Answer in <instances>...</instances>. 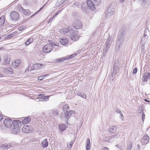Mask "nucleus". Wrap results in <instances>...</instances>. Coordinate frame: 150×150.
I'll return each mask as SVG.
<instances>
[{
  "label": "nucleus",
  "mask_w": 150,
  "mask_h": 150,
  "mask_svg": "<svg viewBox=\"0 0 150 150\" xmlns=\"http://www.w3.org/2000/svg\"><path fill=\"white\" fill-rule=\"evenodd\" d=\"M72 55H73V57H74L76 56L77 55V54H72Z\"/></svg>",
  "instance_id": "nucleus-63"
},
{
  "label": "nucleus",
  "mask_w": 150,
  "mask_h": 150,
  "mask_svg": "<svg viewBox=\"0 0 150 150\" xmlns=\"http://www.w3.org/2000/svg\"><path fill=\"white\" fill-rule=\"evenodd\" d=\"M103 149L104 150H109L108 148L106 147H104L103 148Z\"/></svg>",
  "instance_id": "nucleus-59"
},
{
  "label": "nucleus",
  "mask_w": 150,
  "mask_h": 150,
  "mask_svg": "<svg viewBox=\"0 0 150 150\" xmlns=\"http://www.w3.org/2000/svg\"><path fill=\"white\" fill-rule=\"evenodd\" d=\"M3 117L0 114V122H1V120L3 119Z\"/></svg>",
  "instance_id": "nucleus-57"
},
{
  "label": "nucleus",
  "mask_w": 150,
  "mask_h": 150,
  "mask_svg": "<svg viewBox=\"0 0 150 150\" xmlns=\"http://www.w3.org/2000/svg\"><path fill=\"white\" fill-rule=\"evenodd\" d=\"M14 146V144H8L6 145L5 144H2L1 146V147L4 149H8L13 147Z\"/></svg>",
  "instance_id": "nucleus-22"
},
{
  "label": "nucleus",
  "mask_w": 150,
  "mask_h": 150,
  "mask_svg": "<svg viewBox=\"0 0 150 150\" xmlns=\"http://www.w3.org/2000/svg\"><path fill=\"white\" fill-rule=\"evenodd\" d=\"M42 146L43 148L47 147L48 146V142L47 139H45L41 142Z\"/></svg>",
  "instance_id": "nucleus-27"
},
{
  "label": "nucleus",
  "mask_w": 150,
  "mask_h": 150,
  "mask_svg": "<svg viewBox=\"0 0 150 150\" xmlns=\"http://www.w3.org/2000/svg\"><path fill=\"white\" fill-rule=\"evenodd\" d=\"M146 102H150V101L146 99H145L144 100Z\"/></svg>",
  "instance_id": "nucleus-64"
},
{
  "label": "nucleus",
  "mask_w": 150,
  "mask_h": 150,
  "mask_svg": "<svg viewBox=\"0 0 150 150\" xmlns=\"http://www.w3.org/2000/svg\"><path fill=\"white\" fill-rule=\"evenodd\" d=\"M144 48L145 47L144 45V44H142L141 46V49L142 50V52H144Z\"/></svg>",
  "instance_id": "nucleus-48"
},
{
  "label": "nucleus",
  "mask_w": 150,
  "mask_h": 150,
  "mask_svg": "<svg viewBox=\"0 0 150 150\" xmlns=\"http://www.w3.org/2000/svg\"><path fill=\"white\" fill-rule=\"evenodd\" d=\"M81 8L84 12L86 13L89 12V9L88 8L86 3L83 4L81 6Z\"/></svg>",
  "instance_id": "nucleus-17"
},
{
  "label": "nucleus",
  "mask_w": 150,
  "mask_h": 150,
  "mask_svg": "<svg viewBox=\"0 0 150 150\" xmlns=\"http://www.w3.org/2000/svg\"><path fill=\"white\" fill-rule=\"evenodd\" d=\"M33 130V129L32 127L28 125L24 126L22 129L23 132L26 133H31Z\"/></svg>",
  "instance_id": "nucleus-8"
},
{
  "label": "nucleus",
  "mask_w": 150,
  "mask_h": 150,
  "mask_svg": "<svg viewBox=\"0 0 150 150\" xmlns=\"http://www.w3.org/2000/svg\"><path fill=\"white\" fill-rule=\"evenodd\" d=\"M125 0H119V2L121 3H123Z\"/></svg>",
  "instance_id": "nucleus-61"
},
{
  "label": "nucleus",
  "mask_w": 150,
  "mask_h": 150,
  "mask_svg": "<svg viewBox=\"0 0 150 150\" xmlns=\"http://www.w3.org/2000/svg\"><path fill=\"white\" fill-rule=\"evenodd\" d=\"M21 122L18 120H14L13 124L11 128L12 130V132L16 134L20 130V127H21Z\"/></svg>",
  "instance_id": "nucleus-2"
},
{
  "label": "nucleus",
  "mask_w": 150,
  "mask_h": 150,
  "mask_svg": "<svg viewBox=\"0 0 150 150\" xmlns=\"http://www.w3.org/2000/svg\"><path fill=\"white\" fill-rule=\"evenodd\" d=\"M59 33L63 34L69 35L73 32V30L70 28H63L59 30Z\"/></svg>",
  "instance_id": "nucleus-3"
},
{
  "label": "nucleus",
  "mask_w": 150,
  "mask_h": 150,
  "mask_svg": "<svg viewBox=\"0 0 150 150\" xmlns=\"http://www.w3.org/2000/svg\"><path fill=\"white\" fill-rule=\"evenodd\" d=\"M120 136V134L118 133H117L115 135H114L108 137L110 142H112L115 139H117Z\"/></svg>",
  "instance_id": "nucleus-16"
},
{
  "label": "nucleus",
  "mask_w": 150,
  "mask_h": 150,
  "mask_svg": "<svg viewBox=\"0 0 150 150\" xmlns=\"http://www.w3.org/2000/svg\"><path fill=\"white\" fill-rule=\"evenodd\" d=\"M96 6L98 5L101 3V0H92Z\"/></svg>",
  "instance_id": "nucleus-34"
},
{
  "label": "nucleus",
  "mask_w": 150,
  "mask_h": 150,
  "mask_svg": "<svg viewBox=\"0 0 150 150\" xmlns=\"http://www.w3.org/2000/svg\"><path fill=\"white\" fill-rule=\"evenodd\" d=\"M45 78L44 76H42L38 77V79L40 81H42Z\"/></svg>",
  "instance_id": "nucleus-46"
},
{
  "label": "nucleus",
  "mask_w": 150,
  "mask_h": 150,
  "mask_svg": "<svg viewBox=\"0 0 150 150\" xmlns=\"http://www.w3.org/2000/svg\"><path fill=\"white\" fill-rule=\"evenodd\" d=\"M77 95L85 98H86V95L83 93L79 92L77 93Z\"/></svg>",
  "instance_id": "nucleus-35"
},
{
  "label": "nucleus",
  "mask_w": 150,
  "mask_h": 150,
  "mask_svg": "<svg viewBox=\"0 0 150 150\" xmlns=\"http://www.w3.org/2000/svg\"><path fill=\"white\" fill-rule=\"evenodd\" d=\"M87 6H88L89 9L92 10H94L95 9V4L93 1L91 0H88L87 2Z\"/></svg>",
  "instance_id": "nucleus-13"
},
{
  "label": "nucleus",
  "mask_w": 150,
  "mask_h": 150,
  "mask_svg": "<svg viewBox=\"0 0 150 150\" xmlns=\"http://www.w3.org/2000/svg\"><path fill=\"white\" fill-rule=\"evenodd\" d=\"M10 60V58L9 57L8 55H6L4 56L3 59L4 64L6 65L9 64Z\"/></svg>",
  "instance_id": "nucleus-19"
},
{
  "label": "nucleus",
  "mask_w": 150,
  "mask_h": 150,
  "mask_svg": "<svg viewBox=\"0 0 150 150\" xmlns=\"http://www.w3.org/2000/svg\"><path fill=\"white\" fill-rule=\"evenodd\" d=\"M21 62V61L20 60H16L14 62L12 63V65L13 67L15 68L17 67L20 65Z\"/></svg>",
  "instance_id": "nucleus-23"
},
{
  "label": "nucleus",
  "mask_w": 150,
  "mask_h": 150,
  "mask_svg": "<svg viewBox=\"0 0 150 150\" xmlns=\"http://www.w3.org/2000/svg\"><path fill=\"white\" fill-rule=\"evenodd\" d=\"M14 36V33H12L10 34L9 35H8L7 36V38H10L13 37Z\"/></svg>",
  "instance_id": "nucleus-45"
},
{
  "label": "nucleus",
  "mask_w": 150,
  "mask_h": 150,
  "mask_svg": "<svg viewBox=\"0 0 150 150\" xmlns=\"http://www.w3.org/2000/svg\"><path fill=\"white\" fill-rule=\"evenodd\" d=\"M125 32L126 30L125 29L121 30L118 36L115 48V50L117 52H118L120 50V48L125 39Z\"/></svg>",
  "instance_id": "nucleus-1"
},
{
  "label": "nucleus",
  "mask_w": 150,
  "mask_h": 150,
  "mask_svg": "<svg viewBox=\"0 0 150 150\" xmlns=\"http://www.w3.org/2000/svg\"><path fill=\"white\" fill-rule=\"evenodd\" d=\"M73 25L76 29H80L82 27V23L80 21L76 20L74 21Z\"/></svg>",
  "instance_id": "nucleus-9"
},
{
  "label": "nucleus",
  "mask_w": 150,
  "mask_h": 150,
  "mask_svg": "<svg viewBox=\"0 0 150 150\" xmlns=\"http://www.w3.org/2000/svg\"><path fill=\"white\" fill-rule=\"evenodd\" d=\"M50 44L51 45H52H52H54V47H55V46H57V47H59V46L57 44L53 42L51 43Z\"/></svg>",
  "instance_id": "nucleus-49"
},
{
  "label": "nucleus",
  "mask_w": 150,
  "mask_h": 150,
  "mask_svg": "<svg viewBox=\"0 0 150 150\" xmlns=\"http://www.w3.org/2000/svg\"><path fill=\"white\" fill-rule=\"evenodd\" d=\"M149 38V37H148L147 36H145V35H144L142 38L140 43L142 44H144L147 41V40H148V39Z\"/></svg>",
  "instance_id": "nucleus-29"
},
{
  "label": "nucleus",
  "mask_w": 150,
  "mask_h": 150,
  "mask_svg": "<svg viewBox=\"0 0 150 150\" xmlns=\"http://www.w3.org/2000/svg\"><path fill=\"white\" fill-rule=\"evenodd\" d=\"M137 70H138V69H137V67L135 68L133 70V73L134 74H136L137 72Z\"/></svg>",
  "instance_id": "nucleus-47"
},
{
  "label": "nucleus",
  "mask_w": 150,
  "mask_h": 150,
  "mask_svg": "<svg viewBox=\"0 0 150 150\" xmlns=\"http://www.w3.org/2000/svg\"><path fill=\"white\" fill-rule=\"evenodd\" d=\"M75 113V111L73 110H69L64 113V117L66 118V121L68 123V120L70 117L74 115Z\"/></svg>",
  "instance_id": "nucleus-7"
},
{
  "label": "nucleus",
  "mask_w": 150,
  "mask_h": 150,
  "mask_svg": "<svg viewBox=\"0 0 150 150\" xmlns=\"http://www.w3.org/2000/svg\"><path fill=\"white\" fill-rule=\"evenodd\" d=\"M60 42L61 45H66L68 43L69 41L67 38H62L60 40Z\"/></svg>",
  "instance_id": "nucleus-21"
},
{
  "label": "nucleus",
  "mask_w": 150,
  "mask_h": 150,
  "mask_svg": "<svg viewBox=\"0 0 150 150\" xmlns=\"http://www.w3.org/2000/svg\"><path fill=\"white\" fill-rule=\"evenodd\" d=\"M44 7V6H42L40 9L38 11V12L40 11Z\"/></svg>",
  "instance_id": "nucleus-58"
},
{
  "label": "nucleus",
  "mask_w": 150,
  "mask_h": 150,
  "mask_svg": "<svg viewBox=\"0 0 150 150\" xmlns=\"http://www.w3.org/2000/svg\"><path fill=\"white\" fill-rule=\"evenodd\" d=\"M10 16L12 20L15 21L18 19L20 15L18 12L15 11H12L10 13Z\"/></svg>",
  "instance_id": "nucleus-4"
},
{
  "label": "nucleus",
  "mask_w": 150,
  "mask_h": 150,
  "mask_svg": "<svg viewBox=\"0 0 150 150\" xmlns=\"http://www.w3.org/2000/svg\"><path fill=\"white\" fill-rule=\"evenodd\" d=\"M31 120V118L29 117H28L25 118L24 120H23L22 121V123L24 125L28 124L30 122Z\"/></svg>",
  "instance_id": "nucleus-26"
},
{
  "label": "nucleus",
  "mask_w": 150,
  "mask_h": 150,
  "mask_svg": "<svg viewBox=\"0 0 150 150\" xmlns=\"http://www.w3.org/2000/svg\"><path fill=\"white\" fill-rule=\"evenodd\" d=\"M4 123L5 126L7 127L11 128L13 125V121L9 119L6 118L4 120Z\"/></svg>",
  "instance_id": "nucleus-10"
},
{
  "label": "nucleus",
  "mask_w": 150,
  "mask_h": 150,
  "mask_svg": "<svg viewBox=\"0 0 150 150\" xmlns=\"http://www.w3.org/2000/svg\"><path fill=\"white\" fill-rule=\"evenodd\" d=\"M5 18L4 16H2L0 17V27L5 22Z\"/></svg>",
  "instance_id": "nucleus-31"
},
{
  "label": "nucleus",
  "mask_w": 150,
  "mask_h": 150,
  "mask_svg": "<svg viewBox=\"0 0 150 150\" xmlns=\"http://www.w3.org/2000/svg\"><path fill=\"white\" fill-rule=\"evenodd\" d=\"M117 128L118 127L117 126H112L109 127V131L110 132L114 133L116 132Z\"/></svg>",
  "instance_id": "nucleus-24"
},
{
  "label": "nucleus",
  "mask_w": 150,
  "mask_h": 150,
  "mask_svg": "<svg viewBox=\"0 0 150 150\" xmlns=\"http://www.w3.org/2000/svg\"><path fill=\"white\" fill-rule=\"evenodd\" d=\"M150 77V73L146 72L144 73L142 78V80L144 82H146L147 81V80L149 79Z\"/></svg>",
  "instance_id": "nucleus-18"
},
{
  "label": "nucleus",
  "mask_w": 150,
  "mask_h": 150,
  "mask_svg": "<svg viewBox=\"0 0 150 150\" xmlns=\"http://www.w3.org/2000/svg\"><path fill=\"white\" fill-rule=\"evenodd\" d=\"M41 66V64H35L33 65L34 69V70L38 69V67H39V66Z\"/></svg>",
  "instance_id": "nucleus-39"
},
{
  "label": "nucleus",
  "mask_w": 150,
  "mask_h": 150,
  "mask_svg": "<svg viewBox=\"0 0 150 150\" xmlns=\"http://www.w3.org/2000/svg\"><path fill=\"white\" fill-rule=\"evenodd\" d=\"M65 57L66 60H68L69 59H71L73 57V55H72V54L69 56H67Z\"/></svg>",
  "instance_id": "nucleus-42"
},
{
  "label": "nucleus",
  "mask_w": 150,
  "mask_h": 150,
  "mask_svg": "<svg viewBox=\"0 0 150 150\" xmlns=\"http://www.w3.org/2000/svg\"><path fill=\"white\" fill-rule=\"evenodd\" d=\"M18 10L23 13V14L26 16L29 15L30 14V11L29 10H25L24 9L21 5L18 6Z\"/></svg>",
  "instance_id": "nucleus-11"
},
{
  "label": "nucleus",
  "mask_w": 150,
  "mask_h": 150,
  "mask_svg": "<svg viewBox=\"0 0 150 150\" xmlns=\"http://www.w3.org/2000/svg\"><path fill=\"white\" fill-rule=\"evenodd\" d=\"M69 106L68 104H65L63 106V110L64 111V113L65 112L69 111Z\"/></svg>",
  "instance_id": "nucleus-33"
},
{
  "label": "nucleus",
  "mask_w": 150,
  "mask_h": 150,
  "mask_svg": "<svg viewBox=\"0 0 150 150\" xmlns=\"http://www.w3.org/2000/svg\"><path fill=\"white\" fill-rule=\"evenodd\" d=\"M120 116L121 117V118H123L124 117V116H123V114L121 112V113H120Z\"/></svg>",
  "instance_id": "nucleus-60"
},
{
  "label": "nucleus",
  "mask_w": 150,
  "mask_h": 150,
  "mask_svg": "<svg viewBox=\"0 0 150 150\" xmlns=\"http://www.w3.org/2000/svg\"><path fill=\"white\" fill-rule=\"evenodd\" d=\"M59 128L61 132H62L65 130L67 128L65 124H62L59 125Z\"/></svg>",
  "instance_id": "nucleus-30"
},
{
  "label": "nucleus",
  "mask_w": 150,
  "mask_h": 150,
  "mask_svg": "<svg viewBox=\"0 0 150 150\" xmlns=\"http://www.w3.org/2000/svg\"><path fill=\"white\" fill-rule=\"evenodd\" d=\"M144 35L145 36H147L148 37H149L150 35V32L147 28H146L145 30Z\"/></svg>",
  "instance_id": "nucleus-32"
},
{
  "label": "nucleus",
  "mask_w": 150,
  "mask_h": 150,
  "mask_svg": "<svg viewBox=\"0 0 150 150\" xmlns=\"http://www.w3.org/2000/svg\"><path fill=\"white\" fill-rule=\"evenodd\" d=\"M33 38H30L28 40V42H29L30 43L33 42Z\"/></svg>",
  "instance_id": "nucleus-51"
},
{
  "label": "nucleus",
  "mask_w": 150,
  "mask_h": 150,
  "mask_svg": "<svg viewBox=\"0 0 150 150\" xmlns=\"http://www.w3.org/2000/svg\"><path fill=\"white\" fill-rule=\"evenodd\" d=\"M109 45H105V50L107 51V50L108 49L109 46Z\"/></svg>",
  "instance_id": "nucleus-52"
},
{
  "label": "nucleus",
  "mask_w": 150,
  "mask_h": 150,
  "mask_svg": "<svg viewBox=\"0 0 150 150\" xmlns=\"http://www.w3.org/2000/svg\"><path fill=\"white\" fill-rule=\"evenodd\" d=\"M67 0H61V4H62L64 2H65L66 1H67Z\"/></svg>",
  "instance_id": "nucleus-55"
},
{
  "label": "nucleus",
  "mask_w": 150,
  "mask_h": 150,
  "mask_svg": "<svg viewBox=\"0 0 150 150\" xmlns=\"http://www.w3.org/2000/svg\"><path fill=\"white\" fill-rule=\"evenodd\" d=\"M4 71L7 74H12L13 71L11 67H7L4 68Z\"/></svg>",
  "instance_id": "nucleus-20"
},
{
  "label": "nucleus",
  "mask_w": 150,
  "mask_h": 150,
  "mask_svg": "<svg viewBox=\"0 0 150 150\" xmlns=\"http://www.w3.org/2000/svg\"><path fill=\"white\" fill-rule=\"evenodd\" d=\"M114 11V8H111L110 7L108 8L105 14V18H111L112 16Z\"/></svg>",
  "instance_id": "nucleus-5"
},
{
  "label": "nucleus",
  "mask_w": 150,
  "mask_h": 150,
  "mask_svg": "<svg viewBox=\"0 0 150 150\" xmlns=\"http://www.w3.org/2000/svg\"><path fill=\"white\" fill-rule=\"evenodd\" d=\"M119 65V64L118 63V60H115L114 63L113 67V71H116V69L118 67Z\"/></svg>",
  "instance_id": "nucleus-25"
},
{
  "label": "nucleus",
  "mask_w": 150,
  "mask_h": 150,
  "mask_svg": "<svg viewBox=\"0 0 150 150\" xmlns=\"http://www.w3.org/2000/svg\"><path fill=\"white\" fill-rule=\"evenodd\" d=\"M132 147V142H129V145L127 146V150H131Z\"/></svg>",
  "instance_id": "nucleus-36"
},
{
  "label": "nucleus",
  "mask_w": 150,
  "mask_h": 150,
  "mask_svg": "<svg viewBox=\"0 0 150 150\" xmlns=\"http://www.w3.org/2000/svg\"><path fill=\"white\" fill-rule=\"evenodd\" d=\"M58 114V112H57V110H55L54 111H53L52 112L51 115H52L53 116H55L57 115Z\"/></svg>",
  "instance_id": "nucleus-40"
},
{
  "label": "nucleus",
  "mask_w": 150,
  "mask_h": 150,
  "mask_svg": "<svg viewBox=\"0 0 150 150\" xmlns=\"http://www.w3.org/2000/svg\"><path fill=\"white\" fill-rule=\"evenodd\" d=\"M50 96H44L43 94H40L38 96V99L40 101H47L48 100Z\"/></svg>",
  "instance_id": "nucleus-14"
},
{
  "label": "nucleus",
  "mask_w": 150,
  "mask_h": 150,
  "mask_svg": "<svg viewBox=\"0 0 150 150\" xmlns=\"http://www.w3.org/2000/svg\"><path fill=\"white\" fill-rule=\"evenodd\" d=\"M145 114L144 113H143L142 114V121L143 122L144 121V120L145 119Z\"/></svg>",
  "instance_id": "nucleus-50"
},
{
  "label": "nucleus",
  "mask_w": 150,
  "mask_h": 150,
  "mask_svg": "<svg viewBox=\"0 0 150 150\" xmlns=\"http://www.w3.org/2000/svg\"><path fill=\"white\" fill-rule=\"evenodd\" d=\"M58 15V14L57 13L55 14L50 19V21L52 20L53 19V18L55 17V16H57Z\"/></svg>",
  "instance_id": "nucleus-56"
},
{
  "label": "nucleus",
  "mask_w": 150,
  "mask_h": 150,
  "mask_svg": "<svg viewBox=\"0 0 150 150\" xmlns=\"http://www.w3.org/2000/svg\"><path fill=\"white\" fill-rule=\"evenodd\" d=\"M111 39L109 37H108V38L106 42L105 45H109Z\"/></svg>",
  "instance_id": "nucleus-41"
},
{
  "label": "nucleus",
  "mask_w": 150,
  "mask_h": 150,
  "mask_svg": "<svg viewBox=\"0 0 150 150\" xmlns=\"http://www.w3.org/2000/svg\"><path fill=\"white\" fill-rule=\"evenodd\" d=\"M149 137L147 134H145L141 139V143L142 145L147 144L149 140Z\"/></svg>",
  "instance_id": "nucleus-15"
},
{
  "label": "nucleus",
  "mask_w": 150,
  "mask_h": 150,
  "mask_svg": "<svg viewBox=\"0 0 150 150\" xmlns=\"http://www.w3.org/2000/svg\"><path fill=\"white\" fill-rule=\"evenodd\" d=\"M103 141L105 142H110V140L108 138V137H105L103 139Z\"/></svg>",
  "instance_id": "nucleus-44"
},
{
  "label": "nucleus",
  "mask_w": 150,
  "mask_h": 150,
  "mask_svg": "<svg viewBox=\"0 0 150 150\" xmlns=\"http://www.w3.org/2000/svg\"><path fill=\"white\" fill-rule=\"evenodd\" d=\"M70 35V38L71 40L74 41L78 40L80 37L79 35L77 34L76 32H74L73 31V32Z\"/></svg>",
  "instance_id": "nucleus-12"
},
{
  "label": "nucleus",
  "mask_w": 150,
  "mask_h": 150,
  "mask_svg": "<svg viewBox=\"0 0 150 150\" xmlns=\"http://www.w3.org/2000/svg\"><path fill=\"white\" fill-rule=\"evenodd\" d=\"M74 141H71L69 145H68V144H67V146L69 149H71V148L74 144Z\"/></svg>",
  "instance_id": "nucleus-38"
},
{
  "label": "nucleus",
  "mask_w": 150,
  "mask_h": 150,
  "mask_svg": "<svg viewBox=\"0 0 150 150\" xmlns=\"http://www.w3.org/2000/svg\"><path fill=\"white\" fill-rule=\"evenodd\" d=\"M25 44L26 46H28L29 45L30 43L29 42H28V41L27 40L25 42Z\"/></svg>",
  "instance_id": "nucleus-53"
},
{
  "label": "nucleus",
  "mask_w": 150,
  "mask_h": 150,
  "mask_svg": "<svg viewBox=\"0 0 150 150\" xmlns=\"http://www.w3.org/2000/svg\"><path fill=\"white\" fill-rule=\"evenodd\" d=\"M66 60L65 57H63L56 60V62H60Z\"/></svg>",
  "instance_id": "nucleus-37"
},
{
  "label": "nucleus",
  "mask_w": 150,
  "mask_h": 150,
  "mask_svg": "<svg viewBox=\"0 0 150 150\" xmlns=\"http://www.w3.org/2000/svg\"><path fill=\"white\" fill-rule=\"evenodd\" d=\"M49 75V74H47L43 76H44V77H45V78L46 76H48Z\"/></svg>",
  "instance_id": "nucleus-62"
},
{
  "label": "nucleus",
  "mask_w": 150,
  "mask_h": 150,
  "mask_svg": "<svg viewBox=\"0 0 150 150\" xmlns=\"http://www.w3.org/2000/svg\"><path fill=\"white\" fill-rule=\"evenodd\" d=\"M53 48V46L51 45L47 44L45 45L43 48L42 51L45 53H47L50 52Z\"/></svg>",
  "instance_id": "nucleus-6"
},
{
  "label": "nucleus",
  "mask_w": 150,
  "mask_h": 150,
  "mask_svg": "<svg viewBox=\"0 0 150 150\" xmlns=\"http://www.w3.org/2000/svg\"><path fill=\"white\" fill-rule=\"evenodd\" d=\"M25 26L23 25V26H21L19 27L18 28V29L20 31H22L24 29H25Z\"/></svg>",
  "instance_id": "nucleus-43"
},
{
  "label": "nucleus",
  "mask_w": 150,
  "mask_h": 150,
  "mask_svg": "<svg viewBox=\"0 0 150 150\" xmlns=\"http://www.w3.org/2000/svg\"><path fill=\"white\" fill-rule=\"evenodd\" d=\"M116 112L117 113H120L121 112V111L119 109H117L116 110Z\"/></svg>",
  "instance_id": "nucleus-54"
},
{
  "label": "nucleus",
  "mask_w": 150,
  "mask_h": 150,
  "mask_svg": "<svg viewBox=\"0 0 150 150\" xmlns=\"http://www.w3.org/2000/svg\"><path fill=\"white\" fill-rule=\"evenodd\" d=\"M91 148V144L90 139L89 138H87L86 143V150H90Z\"/></svg>",
  "instance_id": "nucleus-28"
}]
</instances>
